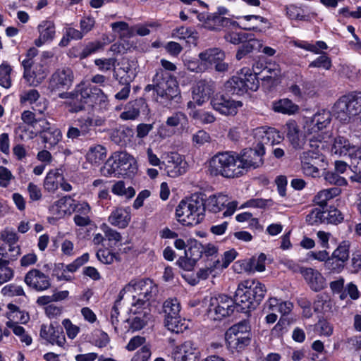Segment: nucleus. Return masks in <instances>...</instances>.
<instances>
[{"label": "nucleus", "instance_id": "4be33fe9", "mask_svg": "<svg viewBox=\"0 0 361 361\" xmlns=\"http://www.w3.org/2000/svg\"><path fill=\"white\" fill-rule=\"evenodd\" d=\"M39 334L42 338L52 345H56L63 349L68 347L63 331L52 325L42 324Z\"/></svg>", "mask_w": 361, "mask_h": 361}, {"label": "nucleus", "instance_id": "39448f33", "mask_svg": "<svg viewBox=\"0 0 361 361\" xmlns=\"http://www.w3.org/2000/svg\"><path fill=\"white\" fill-rule=\"evenodd\" d=\"M332 114L343 123H349L357 117L361 122V92L340 97L334 104Z\"/></svg>", "mask_w": 361, "mask_h": 361}, {"label": "nucleus", "instance_id": "f257e3e1", "mask_svg": "<svg viewBox=\"0 0 361 361\" xmlns=\"http://www.w3.org/2000/svg\"><path fill=\"white\" fill-rule=\"evenodd\" d=\"M238 202L231 201L230 197L222 192L206 197L203 194H195L186 200H181L176 209L177 220L183 226H192L201 223L205 212L216 214L224 208V217L231 216L238 207Z\"/></svg>", "mask_w": 361, "mask_h": 361}, {"label": "nucleus", "instance_id": "ea45409f", "mask_svg": "<svg viewBox=\"0 0 361 361\" xmlns=\"http://www.w3.org/2000/svg\"><path fill=\"white\" fill-rule=\"evenodd\" d=\"M111 192L115 195L130 200L135 196V190L132 186L126 187L123 180H118L112 185Z\"/></svg>", "mask_w": 361, "mask_h": 361}, {"label": "nucleus", "instance_id": "13d9d810", "mask_svg": "<svg viewBox=\"0 0 361 361\" xmlns=\"http://www.w3.org/2000/svg\"><path fill=\"white\" fill-rule=\"evenodd\" d=\"M251 298L245 296V293L241 288H238L235 290L234 304L241 307L242 310L250 309L254 302L251 301Z\"/></svg>", "mask_w": 361, "mask_h": 361}, {"label": "nucleus", "instance_id": "338daca9", "mask_svg": "<svg viewBox=\"0 0 361 361\" xmlns=\"http://www.w3.org/2000/svg\"><path fill=\"white\" fill-rule=\"evenodd\" d=\"M37 114L32 111L30 110H25L21 114V120L24 123L32 127H35V126L39 122L44 121L46 119H44L42 117H37Z\"/></svg>", "mask_w": 361, "mask_h": 361}, {"label": "nucleus", "instance_id": "49530a36", "mask_svg": "<svg viewBox=\"0 0 361 361\" xmlns=\"http://www.w3.org/2000/svg\"><path fill=\"white\" fill-rule=\"evenodd\" d=\"M2 245L0 246V257L8 259L11 262L16 261L21 254L19 245Z\"/></svg>", "mask_w": 361, "mask_h": 361}, {"label": "nucleus", "instance_id": "9d476101", "mask_svg": "<svg viewBox=\"0 0 361 361\" xmlns=\"http://www.w3.org/2000/svg\"><path fill=\"white\" fill-rule=\"evenodd\" d=\"M234 309V301L231 297L226 295H219L210 298L207 310V315L211 320L220 321L230 316L233 312Z\"/></svg>", "mask_w": 361, "mask_h": 361}, {"label": "nucleus", "instance_id": "412c9836", "mask_svg": "<svg viewBox=\"0 0 361 361\" xmlns=\"http://www.w3.org/2000/svg\"><path fill=\"white\" fill-rule=\"evenodd\" d=\"M238 288H241L245 293V296L251 298V301L256 304H259L263 300L267 292L264 284L250 279L241 281Z\"/></svg>", "mask_w": 361, "mask_h": 361}, {"label": "nucleus", "instance_id": "69168bd1", "mask_svg": "<svg viewBox=\"0 0 361 361\" xmlns=\"http://www.w3.org/2000/svg\"><path fill=\"white\" fill-rule=\"evenodd\" d=\"M0 239L6 245H18L19 236L13 228H6L0 232Z\"/></svg>", "mask_w": 361, "mask_h": 361}, {"label": "nucleus", "instance_id": "7c9ffc66", "mask_svg": "<svg viewBox=\"0 0 361 361\" xmlns=\"http://www.w3.org/2000/svg\"><path fill=\"white\" fill-rule=\"evenodd\" d=\"M302 275L314 291H319L325 287V279L322 275L312 268L302 270Z\"/></svg>", "mask_w": 361, "mask_h": 361}, {"label": "nucleus", "instance_id": "7ed1b4c3", "mask_svg": "<svg viewBox=\"0 0 361 361\" xmlns=\"http://www.w3.org/2000/svg\"><path fill=\"white\" fill-rule=\"evenodd\" d=\"M59 97L70 99L68 106L71 113H78L97 104L102 106L107 101L106 95L101 89L85 83L78 85L71 92L60 94Z\"/></svg>", "mask_w": 361, "mask_h": 361}, {"label": "nucleus", "instance_id": "ddd939ff", "mask_svg": "<svg viewBox=\"0 0 361 361\" xmlns=\"http://www.w3.org/2000/svg\"><path fill=\"white\" fill-rule=\"evenodd\" d=\"M214 110L224 116H234L238 109L243 106L240 101H235L228 96L216 94L210 102Z\"/></svg>", "mask_w": 361, "mask_h": 361}, {"label": "nucleus", "instance_id": "5701e85b", "mask_svg": "<svg viewBox=\"0 0 361 361\" xmlns=\"http://www.w3.org/2000/svg\"><path fill=\"white\" fill-rule=\"evenodd\" d=\"M39 36L35 39L34 44L37 47H41L45 44L51 42L56 36V26L53 20H43L37 25Z\"/></svg>", "mask_w": 361, "mask_h": 361}, {"label": "nucleus", "instance_id": "423d86ee", "mask_svg": "<svg viewBox=\"0 0 361 361\" xmlns=\"http://www.w3.org/2000/svg\"><path fill=\"white\" fill-rule=\"evenodd\" d=\"M331 150L334 154L350 157V167L354 173L350 179L361 183V146L357 148L347 138L338 136L334 139Z\"/></svg>", "mask_w": 361, "mask_h": 361}, {"label": "nucleus", "instance_id": "58836bf2", "mask_svg": "<svg viewBox=\"0 0 361 361\" xmlns=\"http://www.w3.org/2000/svg\"><path fill=\"white\" fill-rule=\"evenodd\" d=\"M341 192V189L337 187L322 190L314 195L313 202L324 208L330 200L338 196Z\"/></svg>", "mask_w": 361, "mask_h": 361}, {"label": "nucleus", "instance_id": "473e14b6", "mask_svg": "<svg viewBox=\"0 0 361 361\" xmlns=\"http://www.w3.org/2000/svg\"><path fill=\"white\" fill-rule=\"evenodd\" d=\"M63 180V173H60L59 169H54L49 170L44 179L43 187L45 191L49 193H55Z\"/></svg>", "mask_w": 361, "mask_h": 361}, {"label": "nucleus", "instance_id": "052dcab7", "mask_svg": "<svg viewBox=\"0 0 361 361\" xmlns=\"http://www.w3.org/2000/svg\"><path fill=\"white\" fill-rule=\"evenodd\" d=\"M1 293L4 296L13 297L25 295V291L21 286L10 283L4 286L1 290Z\"/></svg>", "mask_w": 361, "mask_h": 361}, {"label": "nucleus", "instance_id": "20e7f679", "mask_svg": "<svg viewBox=\"0 0 361 361\" xmlns=\"http://www.w3.org/2000/svg\"><path fill=\"white\" fill-rule=\"evenodd\" d=\"M153 84L147 85L145 91L154 90L157 101L164 103L180 97V92L176 79L161 68L157 70L152 80Z\"/></svg>", "mask_w": 361, "mask_h": 361}, {"label": "nucleus", "instance_id": "bb28decb", "mask_svg": "<svg viewBox=\"0 0 361 361\" xmlns=\"http://www.w3.org/2000/svg\"><path fill=\"white\" fill-rule=\"evenodd\" d=\"M74 199L71 196H63L54 202L49 208L51 214L56 218L60 219L66 214H71L74 212Z\"/></svg>", "mask_w": 361, "mask_h": 361}, {"label": "nucleus", "instance_id": "3c124183", "mask_svg": "<svg viewBox=\"0 0 361 361\" xmlns=\"http://www.w3.org/2000/svg\"><path fill=\"white\" fill-rule=\"evenodd\" d=\"M314 312H325L331 310L332 307V302L324 294H319L317 295L313 303Z\"/></svg>", "mask_w": 361, "mask_h": 361}, {"label": "nucleus", "instance_id": "774afa93", "mask_svg": "<svg viewBox=\"0 0 361 361\" xmlns=\"http://www.w3.org/2000/svg\"><path fill=\"white\" fill-rule=\"evenodd\" d=\"M185 255L193 259L196 262L202 257V244L194 240L188 250H185Z\"/></svg>", "mask_w": 361, "mask_h": 361}, {"label": "nucleus", "instance_id": "f8f14e48", "mask_svg": "<svg viewBox=\"0 0 361 361\" xmlns=\"http://www.w3.org/2000/svg\"><path fill=\"white\" fill-rule=\"evenodd\" d=\"M161 159L166 174L171 178H176L184 174L188 168V164L183 157L176 152H168L163 154Z\"/></svg>", "mask_w": 361, "mask_h": 361}, {"label": "nucleus", "instance_id": "6ab92c4d", "mask_svg": "<svg viewBox=\"0 0 361 361\" xmlns=\"http://www.w3.org/2000/svg\"><path fill=\"white\" fill-rule=\"evenodd\" d=\"M45 126L37 133L39 136L41 141L45 145V148L51 149L56 147L62 140V133L59 128L54 126H51L50 123L45 120Z\"/></svg>", "mask_w": 361, "mask_h": 361}, {"label": "nucleus", "instance_id": "a211bd4d", "mask_svg": "<svg viewBox=\"0 0 361 361\" xmlns=\"http://www.w3.org/2000/svg\"><path fill=\"white\" fill-rule=\"evenodd\" d=\"M255 138L259 142L256 149L260 147L263 149L264 145H274L279 144L283 140V135L274 128L261 126L254 130ZM265 151V149H264Z\"/></svg>", "mask_w": 361, "mask_h": 361}, {"label": "nucleus", "instance_id": "0eeeda50", "mask_svg": "<svg viewBox=\"0 0 361 361\" xmlns=\"http://www.w3.org/2000/svg\"><path fill=\"white\" fill-rule=\"evenodd\" d=\"M157 287L150 279L132 280L121 291L122 297L126 293L133 294L132 305L148 307V301L156 295Z\"/></svg>", "mask_w": 361, "mask_h": 361}, {"label": "nucleus", "instance_id": "b1692460", "mask_svg": "<svg viewBox=\"0 0 361 361\" xmlns=\"http://www.w3.org/2000/svg\"><path fill=\"white\" fill-rule=\"evenodd\" d=\"M238 18L243 19L246 22L243 26H240L239 25L238 26L245 30H252L255 32L263 33L271 26V23L267 18L257 15H247L239 17Z\"/></svg>", "mask_w": 361, "mask_h": 361}, {"label": "nucleus", "instance_id": "72a5a7b5", "mask_svg": "<svg viewBox=\"0 0 361 361\" xmlns=\"http://www.w3.org/2000/svg\"><path fill=\"white\" fill-rule=\"evenodd\" d=\"M224 52L218 48L208 49L199 54L205 71L212 68L218 61H224Z\"/></svg>", "mask_w": 361, "mask_h": 361}, {"label": "nucleus", "instance_id": "4c0bfd02", "mask_svg": "<svg viewBox=\"0 0 361 361\" xmlns=\"http://www.w3.org/2000/svg\"><path fill=\"white\" fill-rule=\"evenodd\" d=\"M106 149L102 145H94L90 147L86 153L85 159L93 165H99L106 157Z\"/></svg>", "mask_w": 361, "mask_h": 361}, {"label": "nucleus", "instance_id": "de8ad7c7", "mask_svg": "<svg viewBox=\"0 0 361 361\" xmlns=\"http://www.w3.org/2000/svg\"><path fill=\"white\" fill-rule=\"evenodd\" d=\"M11 66L5 62L0 65V85L6 89H9L12 86L11 80Z\"/></svg>", "mask_w": 361, "mask_h": 361}, {"label": "nucleus", "instance_id": "a18cd8bd", "mask_svg": "<svg viewBox=\"0 0 361 361\" xmlns=\"http://www.w3.org/2000/svg\"><path fill=\"white\" fill-rule=\"evenodd\" d=\"M263 74L262 80H270L274 84L281 76V71L279 64L269 63L262 71Z\"/></svg>", "mask_w": 361, "mask_h": 361}, {"label": "nucleus", "instance_id": "603ef678", "mask_svg": "<svg viewBox=\"0 0 361 361\" xmlns=\"http://www.w3.org/2000/svg\"><path fill=\"white\" fill-rule=\"evenodd\" d=\"M350 243L348 241L341 242L336 249L332 252L331 255L334 258L338 259L340 262L345 263L350 255Z\"/></svg>", "mask_w": 361, "mask_h": 361}, {"label": "nucleus", "instance_id": "09e8293b", "mask_svg": "<svg viewBox=\"0 0 361 361\" xmlns=\"http://www.w3.org/2000/svg\"><path fill=\"white\" fill-rule=\"evenodd\" d=\"M220 260L211 259L205 267L201 268L197 273L199 279H207L210 275H214L216 269L219 270Z\"/></svg>", "mask_w": 361, "mask_h": 361}, {"label": "nucleus", "instance_id": "1a4fd4ad", "mask_svg": "<svg viewBox=\"0 0 361 361\" xmlns=\"http://www.w3.org/2000/svg\"><path fill=\"white\" fill-rule=\"evenodd\" d=\"M251 328L246 320L231 326L225 334L228 348L231 351L241 352L251 341Z\"/></svg>", "mask_w": 361, "mask_h": 361}, {"label": "nucleus", "instance_id": "393cba45", "mask_svg": "<svg viewBox=\"0 0 361 361\" xmlns=\"http://www.w3.org/2000/svg\"><path fill=\"white\" fill-rule=\"evenodd\" d=\"M176 361H200V351L192 341H185L176 348L174 353Z\"/></svg>", "mask_w": 361, "mask_h": 361}, {"label": "nucleus", "instance_id": "dca6fc26", "mask_svg": "<svg viewBox=\"0 0 361 361\" xmlns=\"http://www.w3.org/2000/svg\"><path fill=\"white\" fill-rule=\"evenodd\" d=\"M74 80V73L69 68H58L49 80V87L51 91L69 89Z\"/></svg>", "mask_w": 361, "mask_h": 361}, {"label": "nucleus", "instance_id": "4468645a", "mask_svg": "<svg viewBox=\"0 0 361 361\" xmlns=\"http://www.w3.org/2000/svg\"><path fill=\"white\" fill-rule=\"evenodd\" d=\"M23 78L30 86H37L46 78L47 71L41 63L33 64L27 60L22 61Z\"/></svg>", "mask_w": 361, "mask_h": 361}, {"label": "nucleus", "instance_id": "c9c22d12", "mask_svg": "<svg viewBox=\"0 0 361 361\" xmlns=\"http://www.w3.org/2000/svg\"><path fill=\"white\" fill-rule=\"evenodd\" d=\"M75 122L85 136L89 134L92 127L102 126L104 123V120L98 116L87 115L78 117L75 120Z\"/></svg>", "mask_w": 361, "mask_h": 361}, {"label": "nucleus", "instance_id": "2f4dec72", "mask_svg": "<svg viewBox=\"0 0 361 361\" xmlns=\"http://www.w3.org/2000/svg\"><path fill=\"white\" fill-rule=\"evenodd\" d=\"M286 136L293 148L299 149L303 147L305 140L302 137L297 123L293 120L288 121L286 124Z\"/></svg>", "mask_w": 361, "mask_h": 361}, {"label": "nucleus", "instance_id": "c85d7f7f", "mask_svg": "<svg viewBox=\"0 0 361 361\" xmlns=\"http://www.w3.org/2000/svg\"><path fill=\"white\" fill-rule=\"evenodd\" d=\"M248 74V68L244 67L241 68L236 74L228 80L225 85L226 89L228 92L233 94L241 95L247 92L245 86V81L243 77H245Z\"/></svg>", "mask_w": 361, "mask_h": 361}, {"label": "nucleus", "instance_id": "a878e982", "mask_svg": "<svg viewBox=\"0 0 361 361\" xmlns=\"http://www.w3.org/2000/svg\"><path fill=\"white\" fill-rule=\"evenodd\" d=\"M214 92L213 84L207 80H200L192 87V98L198 106L209 100Z\"/></svg>", "mask_w": 361, "mask_h": 361}, {"label": "nucleus", "instance_id": "9b49d317", "mask_svg": "<svg viewBox=\"0 0 361 361\" xmlns=\"http://www.w3.org/2000/svg\"><path fill=\"white\" fill-rule=\"evenodd\" d=\"M165 314L164 324L168 330L178 333L182 331L180 323V304L176 298H169L163 305Z\"/></svg>", "mask_w": 361, "mask_h": 361}, {"label": "nucleus", "instance_id": "0e129e2a", "mask_svg": "<svg viewBox=\"0 0 361 361\" xmlns=\"http://www.w3.org/2000/svg\"><path fill=\"white\" fill-rule=\"evenodd\" d=\"M188 123L187 116L180 111L174 112L166 119V123L170 127H177L179 125H185Z\"/></svg>", "mask_w": 361, "mask_h": 361}, {"label": "nucleus", "instance_id": "cd10ccee", "mask_svg": "<svg viewBox=\"0 0 361 361\" xmlns=\"http://www.w3.org/2000/svg\"><path fill=\"white\" fill-rule=\"evenodd\" d=\"M114 158L119 165L121 176H131L136 172L135 161L130 154L126 152H116Z\"/></svg>", "mask_w": 361, "mask_h": 361}, {"label": "nucleus", "instance_id": "f704fd0d", "mask_svg": "<svg viewBox=\"0 0 361 361\" xmlns=\"http://www.w3.org/2000/svg\"><path fill=\"white\" fill-rule=\"evenodd\" d=\"M8 311L6 317L8 319L6 322H11L14 324H27L30 320L28 312L21 310L17 305L8 303L7 305Z\"/></svg>", "mask_w": 361, "mask_h": 361}, {"label": "nucleus", "instance_id": "c03bdc74", "mask_svg": "<svg viewBox=\"0 0 361 361\" xmlns=\"http://www.w3.org/2000/svg\"><path fill=\"white\" fill-rule=\"evenodd\" d=\"M171 37L179 39H191L195 42L198 38V33L193 28L181 26L172 30Z\"/></svg>", "mask_w": 361, "mask_h": 361}, {"label": "nucleus", "instance_id": "4d7b16f0", "mask_svg": "<svg viewBox=\"0 0 361 361\" xmlns=\"http://www.w3.org/2000/svg\"><path fill=\"white\" fill-rule=\"evenodd\" d=\"M189 114L192 118L199 120L203 124L213 123L216 121L214 115L209 111L193 110L190 111Z\"/></svg>", "mask_w": 361, "mask_h": 361}, {"label": "nucleus", "instance_id": "6e6552de", "mask_svg": "<svg viewBox=\"0 0 361 361\" xmlns=\"http://www.w3.org/2000/svg\"><path fill=\"white\" fill-rule=\"evenodd\" d=\"M331 121V111L322 109L318 111L312 117L307 118L305 125V133L309 136L310 145L313 146L312 142L320 144L329 135L323 130L330 124Z\"/></svg>", "mask_w": 361, "mask_h": 361}, {"label": "nucleus", "instance_id": "e433bc0d", "mask_svg": "<svg viewBox=\"0 0 361 361\" xmlns=\"http://www.w3.org/2000/svg\"><path fill=\"white\" fill-rule=\"evenodd\" d=\"M271 109L276 113L293 115L299 110V106L287 98L280 99L271 103Z\"/></svg>", "mask_w": 361, "mask_h": 361}, {"label": "nucleus", "instance_id": "5fc2aeb1", "mask_svg": "<svg viewBox=\"0 0 361 361\" xmlns=\"http://www.w3.org/2000/svg\"><path fill=\"white\" fill-rule=\"evenodd\" d=\"M312 144L313 146L310 145V147L314 149L305 151L300 155L301 164H304L305 161L316 164L317 160L319 159L321 154L319 149V145L317 142H312Z\"/></svg>", "mask_w": 361, "mask_h": 361}, {"label": "nucleus", "instance_id": "bf43d9fd", "mask_svg": "<svg viewBox=\"0 0 361 361\" xmlns=\"http://www.w3.org/2000/svg\"><path fill=\"white\" fill-rule=\"evenodd\" d=\"M100 228L104 232L106 239L111 245H116L121 240L122 238L120 233L111 228L107 224H102Z\"/></svg>", "mask_w": 361, "mask_h": 361}, {"label": "nucleus", "instance_id": "e2e57ef3", "mask_svg": "<svg viewBox=\"0 0 361 361\" xmlns=\"http://www.w3.org/2000/svg\"><path fill=\"white\" fill-rule=\"evenodd\" d=\"M265 255L261 254L257 259H250V261L247 264V268L245 269L251 272H262L265 269Z\"/></svg>", "mask_w": 361, "mask_h": 361}, {"label": "nucleus", "instance_id": "864d4df0", "mask_svg": "<svg viewBox=\"0 0 361 361\" xmlns=\"http://www.w3.org/2000/svg\"><path fill=\"white\" fill-rule=\"evenodd\" d=\"M140 115V109L135 101L128 102L125 110L120 114V118L123 121L135 120Z\"/></svg>", "mask_w": 361, "mask_h": 361}, {"label": "nucleus", "instance_id": "aec40b11", "mask_svg": "<svg viewBox=\"0 0 361 361\" xmlns=\"http://www.w3.org/2000/svg\"><path fill=\"white\" fill-rule=\"evenodd\" d=\"M26 285L37 291H44L51 286L50 278L37 269H32L25 276Z\"/></svg>", "mask_w": 361, "mask_h": 361}, {"label": "nucleus", "instance_id": "79ce46f5", "mask_svg": "<svg viewBox=\"0 0 361 361\" xmlns=\"http://www.w3.org/2000/svg\"><path fill=\"white\" fill-rule=\"evenodd\" d=\"M100 171L103 176L106 177H119L121 176L119 165L114 158V154L107 159Z\"/></svg>", "mask_w": 361, "mask_h": 361}, {"label": "nucleus", "instance_id": "8fccbe9b", "mask_svg": "<svg viewBox=\"0 0 361 361\" xmlns=\"http://www.w3.org/2000/svg\"><path fill=\"white\" fill-rule=\"evenodd\" d=\"M225 39L233 44H239L252 39V35L242 32H228L224 36Z\"/></svg>", "mask_w": 361, "mask_h": 361}, {"label": "nucleus", "instance_id": "37998d69", "mask_svg": "<svg viewBox=\"0 0 361 361\" xmlns=\"http://www.w3.org/2000/svg\"><path fill=\"white\" fill-rule=\"evenodd\" d=\"M112 30L117 33L121 39L130 38L134 35V29L124 21L114 22L111 24Z\"/></svg>", "mask_w": 361, "mask_h": 361}, {"label": "nucleus", "instance_id": "2eb2a0df", "mask_svg": "<svg viewBox=\"0 0 361 361\" xmlns=\"http://www.w3.org/2000/svg\"><path fill=\"white\" fill-rule=\"evenodd\" d=\"M197 19L202 23V27L209 30H219L224 27L238 26V22L214 13H199Z\"/></svg>", "mask_w": 361, "mask_h": 361}, {"label": "nucleus", "instance_id": "f03ea898", "mask_svg": "<svg viewBox=\"0 0 361 361\" xmlns=\"http://www.w3.org/2000/svg\"><path fill=\"white\" fill-rule=\"evenodd\" d=\"M264 150L246 148L240 152L226 151L219 152L209 161V171L214 176L226 178H237L244 176L250 170L263 164Z\"/></svg>", "mask_w": 361, "mask_h": 361}, {"label": "nucleus", "instance_id": "f3484780", "mask_svg": "<svg viewBox=\"0 0 361 361\" xmlns=\"http://www.w3.org/2000/svg\"><path fill=\"white\" fill-rule=\"evenodd\" d=\"M130 312L132 315L126 320V322L129 324L126 333L129 331L133 333L141 330L149 319V307H142L132 305Z\"/></svg>", "mask_w": 361, "mask_h": 361}, {"label": "nucleus", "instance_id": "6e6d98bb", "mask_svg": "<svg viewBox=\"0 0 361 361\" xmlns=\"http://www.w3.org/2000/svg\"><path fill=\"white\" fill-rule=\"evenodd\" d=\"M326 212L320 208H314L306 216V221L310 225H315L325 223V214Z\"/></svg>", "mask_w": 361, "mask_h": 361}, {"label": "nucleus", "instance_id": "c756f323", "mask_svg": "<svg viewBox=\"0 0 361 361\" xmlns=\"http://www.w3.org/2000/svg\"><path fill=\"white\" fill-rule=\"evenodd\" d=\"M131 219L130 209L119 207L114 209L108 217L110 224L119 228H126Z\"/></svg>", "mask_w": 361, "mask_h": 361}, {"label": "nucleus", "instance_id": "a19ab883", "mask_svg": "<svg viewBox=\"0 0 361 361\" xmlns=\"http://www.w3.org/2000/svg\"><path fill=\"white\" fill-rule=\"evenodd\" d=\"M6 326L12 330L13 333L18 338L23 345L29 346L32 344V338L24 327L11 322H6Z\"/></svg>", "mask_w": 361, "mask_h": 361}, {"label": "nucleus", "instance_id": "680f3d73", "mask_svg": "<svg viewBox=\"0 0 361 361\" xmlns=\"http://www.w3.org/2000/svg\"><path fill=\"white\" fill-rule=\"evenodd\" d=\"M257 73L256 72L252 73V70L248 68V74L245 77H243L245 81V86L247 92L248 90L257 91L259 87V82L257 77Z\"/></svg>", "mask_w": 361, "mask_h": 361}]
</instances>
